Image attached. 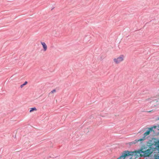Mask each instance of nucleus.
Wrapping results in <instances>:
<instances>
[{
    "label": "nucleus",
    "mask_w": 159,
    "mask_h": 159,
    "mask_svg": "<svg viewBox=\"0 0 159 159\" xmlns=\"http://www.w3.org/2000/svg\"><path fill=\"white\" fill-rule=\"evenodd\" d=\"M134 152H133L125 151L122 153L121 156L117 159H125V158L129 156H132L134 154Z\"/></svg>",
    "instance_id": "obj_1"
},
{
    "label": "nucleus",
    "mask_w": 159,
    "mask_h": 159,
    "mask_svg": "<svg viewBox=\"0 0 159 159\" xmlns=\"http://www.w3.org/2000/svg\"><path fill=\"white\" fill-rule=\"evenodd\" d=\"M125 56L123 55H120L116 58H114L113 61L116 64H118L123 61L124 60Z\"/></svg>",
    "instance_id": "obj_2"
},
{
    "label": "nucleus",
    "mask_w": 159,
    "mask_h": 159,
    "mask_svg": "<svg viewBox=\"0 0 159 159\" xmlns=\"http://www.w3.org/2000/svg\"><path fill=\"white\" fill-rule=\"evenodd\" d=\"M152 153V151L151 149H148L143 152V156L144 157H147Z\"/></svg>",
    "instance_id": "obj_3"
},
{
    "label": "nucleus",
    "mask_w": 159,
    "mask_h": 159,
    "mask_svg": "<svg viewBox=\"0 0 159 159\" xmlns=\"http://www.w3.org/2000/svg\"><path fill=\"white\" fill-rule=\"evenodd\" d=\"M153 130V128L151 127L148 128V130H147L146 132L144 134H143V140H144L145 139L146 137L149 135L150 134V133L151 132H152V131Z\"/></svg>",
    "instance_id": "obj_4"
},
{
    "label": "nucleus",
    "mask_w": 159,
    "mask_h": 159,
    "mask_svg": "<svg viewBox=\"0 0 159 159\" xmlns=\"http://www.w3.org/2000/svg\"><path fill=\"white\" fill-rule=\"evenodd\" d=\"M41 43L42 45L43 48V50L44 51H45L47 50V46L46 43L44 42L41 41Z\"/></svg>",
    "instance_id": "obj_5"
},
{
    "label": "nucleus",
    "mask_w": 159,
    "mask_h": 159,
    "mask_svg": "<svg viewBox=\"0 0 159 159\" xmlns=\"http://www.w3.org/2000/svg\"><path fill=\"white\" fill-rule=\"evenodd\" d=\"M143 141V139L142 138L138 139H136L135 140H134V141H133L130 143L131 144H134L136 143H138L139 141H140L141 142H142Z\"/></svg>",
    "instance_id": "obj_6"
},
{
    "label": "nucleus",
    "mask_w": 159,
    "mask_h": 159,
    "mask_svg": "<svg viewBox=\"0 0 159 159\" xmlns=\"http://www.w3.org/2000/svg\"><path fill=\"white\" fill-rule=\"evenodd\" d=\"M143 149H142L141 150H139L138 151H137L136 152L142 155H143V151L142 150Z\"/></svg>",
    "instance_id": "obj_7"
},
{
    "label": "nucleus",
    "mask_w": 159,
    "mask_h": 159,
    "mask_svg": "<svg viewBox=\"0 0 159 159\" xmlns=\"http://www.w3.org/2000/svg\"><path fill=\"white\" fill-rule=\"evenodd\" d=\"M36 110H37V109L35 107L32 108L30 109V112H31L34 111H36Z\"/></svg>",
    "instance_id": "obj_8"
},
{
    "label": "nucleus",
    "mask_w": 159,
    "mask_h": 159,
    "mask_svg": "<svg viewBox=\"0 0 159 159\" xmlns=\"http://www.w3.org/2000/svg\"><path fill=\"white\" fill-rule=\"evenodd\" d=\"M27 84V81H25L23 84H22L20 85V88H22L24 86L26 85Z\"/></svg>",
    "instance_id": "obj_9"
},
{
    "label": "nucleus",
    "mask_w": 159,
    "mask_h": 159,
    "mask_svg": "<svg viewBox=\"0 0 159 159\" xmlns=\"http://www.w3.org/2000/svg\"><path fill=\"white\" fill-rule=\"evenodd\" d=\"M56 92V90L54 89L53 90H52L51 92L50 93H55Z\"/></svg>",
    "instance_id": "obj_10"
},
{
    "label": "nucleus",
    "mask_w": 159,
    "mask_h": 159,
    "mask_svg": "<svg viewBox=\"0 0 159 159\" xmlns=\"http://www.w3.org/2000/svg\"><path fill=\"white\" fill-rule=\"evenodd\" d=\"M158 145H157V147H158V148H159V141H158Z\"/></svg>",
    "instance_id": "obj_11"
},
{
    "label": "nucleus",
    "mask_w": 159,
    "mask_h": 159,
    "mask_svg": "<svg viewBox=\"0 0 159 159\" xmlns=\"http://www.w3.org/2000/svg\"><path fill=\"white\" fill-rule=\"evenodd\" d=\"M150 98H148L147 99V100L148 101H149L150 100Z\"/></svg>",
    "instance_id": "obj_12"
},
{
    "label": "nucleus",
    "mask_w": 159,
    "mask_h": 159,
    "mask_svg": "<svg viewBox=\"0 0 159 159\" xmlns=\"http://www.w3.org/2000/svg\"><path fill=\"white\" fill-rule=\"evenodd\" d=\"M152 111V110L149 111H148V112H151Z\"/></svg>",
    "instance_id": "obj_13"
}]
</instances>
